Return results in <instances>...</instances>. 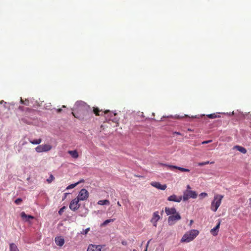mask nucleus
I'll return each instance as SVG.
<instances>
[{"label": "nucleus", "mask_w": 251, "mask_h": 251, "mask_svg": "<svg viewBox=\"0 0 251 251\" xmlns=\"http://www.w3.org/2000/svg\"><path fill=\"white\" fill-rule=\"evenodd\" d=\"M72 114L75 118L82 120H87L92 115L90 106L82 101L75 102L74 111Z\"/></svg>", "instance_id": "obj_1"}, {"label": "nucleus", "mask_w": 251, "mask_h": 251, "mask_svg": "<svg viewBox=\"0 0 251 251\" xmlns=\"http://www.w3.org/2000/svg\"><path fill=\"white\" fill-rule=\"evenodd\" d=\"M199 234V231L197 229H191L182 236L181 242L189 243L193 241Z\"/></svg>", "instance_id": "obj_2"}, {"label": "nucleus", "mask_w": 251, "mask_h": 251, "mask_svg": "<svg viewBox=\"0 0 251 251\" xmlns=\"http://www.w3.org/2000/svg\"><path fill=\"white\" fill-rule=\"evenodd\" d=\"M224 196L220 194L215 195L213 200L211 202L210 209L212 211L216 212L220 206Z\"/></svg>", "instance_id": "obj_3"}, {"label": "nucleus", "mask_w": 251, "mask_h": 251, "mask_svg": "<svg viewBox=\"0 0 251 251\" xmlns=\"http://www.w3.org/2000/svg\"><path fill=\"white\" fill-rule=\"evenodd\" d=\"M104 114L106 115V118H107L110 121H112L114 123H118L119 119L117 117L116 113H113L109 110H104Z\"/></svg>", "instance_id": "obj_4"}, {"label": "nucleus", "mask_w": 251, "mask_h": 251, "mask_svg": "<svg viewBox=\"0 0 251 251\" xmlns=\"http://www.w3.org/2000/svg\"><path fill=\"white\" fill-rule=\"evenodd\" d=\"M197 197V193L196 191L186 190L183 193V200L184 201H186L190 198L196 199Z\"/></svg>", "instance_id": "obj_5"}, {"label": "nucleus", "mask_w": 251, "mask_h": 251, "mask_svg": "<svg viewBox=\"0 0 251 251\" xmlns=\"http://www.w3.org/2000/svg\"><path fill=\"white\" fill-rule=\"evenodd\" d=\"M181 218L180 214L178 213L175 215H171L168 217V223L169 225H173L176 223V222L180 220Z\"/></svg>", "instance_id": "obj_6"}, {"label": "nucleus", "mask_w": 251, "mask_h": 251, "mask_svg": "<svg viewBox=\"0 0 251 251\" xmlns=\"http://www.w3.org/2000/svg\"><path fill=\"white\" fill-rule=\"evenodd\" d=\"M88 197L89 193L88 191L86 189L83 188L80 191L76 198L78 199L79 201H85L88 199Z\"/></svg>", "instance_id": "obj_7"}, {"label": "nucleus", "mask_w": 251, "mask_h": 251, "mask_svg": "<svg viewBox=\"0 0 251 251\" xmlns=\"http://www.w3.org/2000/svg\"><path fill=\"white\" fill-rule=\"evenodd\" d=\"M80 201L76 198L73 200L69 205V208L73 211H75L77 210L80 207L79 201Z\"/></svg>", "instance_id": "obj_8"}, {"label": "nucleus", "mask_w": 251, "mask_h": 251, "mask_svg": "<svg viewBox=\"0 0 251 251\" xmlns=\"http://www.w3.org/2000/svg\"><path fill=\"white\" fill-rule=\"evenodd\" d=\"M160 219V217L159 215V213L157 211L154 212L153 214L151 220L155 227L157 226V222Z\"/></svg>", "instance_id": "obj_9"}, {"label": "nucleus", "mask_w": 251, "mask_h": 251, "mask_svg": "<svg viewBox=\"0 0 251 251\" xmlns=\"http://www.w3.org/2000/svg\"><path fill=\"white\" fill-rule=\"evenodd\" d=\"M102 245L90 244L88 246L87 251H101Z\"/></svg>", "instance_id": "obj_10"}, {"label": "nucleus", "mask_w": 251, "mask_h": 251, "mask_svg": "<svg viewBox=\"0 0 251 251\" xmlns=\"http://www.w3.org/2000/svg\"><path fill=\"white\" fill-rule=\"evenodd\" d=\"M151 185L153 187L162 190H164L167 188L166 184L161 185L159 182L156 181H152L151 183Z\"/></svg>", "instance_id": "obj_11"}, {"label": "nucleus", "mask_w": 251, "mask_h": 251, "mask_svg": "<svg viewBox=\"0 0 251 251\" xmlns=\"http://www.w3.org/2000/svg\"><path fill=\"white\" fill-rule=\"evenodd\" d=\"M182 198L181 196H177L176 195H172L169 196L167 200L170 201H175L179 202L181 201Z\"/></svg>", "instance_id": "obj_12"}, {"label": "nucleus", "mask_w": 251, "mask_h": 251, "mask_svg": "<svg viewBox=\"0 0 251 251\" xmlns=\"http://www.w3.org/2000/svg\"><path fill=\"white\" fill-rule=\"evenodd\" d=\"M165 211L167 215H173L177 213L176 209L174 207H165Z\"/></svg>", "instance_id": "obj_13"}, {"label": "nucleus", "mask_w": 251, "mask_h": 251, "mask_svg": "<svg viewBox=\"0 0 251 251\" xmlns=\"http://www.w3.org/2000/svg\"><path fill=\"white\" fill-rule=\"evenodd\" d=\"M164 165L167 166L168 168H169L171 169H178V170H179L181 172H190L189 169L183 168H182L180 167H177V166H174V165H167L166 164H164Z\"/></svg>", "instance_id": "obj_14"}, {"label": "nucleus", "mask_w": 251, "mask_h": 251, "mask_svg": "<svg viewBox=\"0 0 251 251\" xmlns=\"http://www.w3.org/2000/svg\"><path fill=\"white\" fill-rule=\"evenodd\" d=\"M21 216L22 219L25 222L29 221L30 219H33L34 218L31 215H26L25 212H22Z\"/></svg>", "instance_id": "obj_15"}, {"label": "nucleus", "mask_w": 251, "mask_h": 251, "mask_svg": "<svg viewBox=\"0 0 251 251\" xmlns=\"http://www.w3.org/2000/svg\"><path fill=\"white\" fill-rule=\"evenodd\" d=\"M220 224H221V222L219 221L218 223H217L216 226L215 227H214L213 228L211 229L210 232L213 235L216 236L218 234L217 230L219 229V228L220 227Z\"/></svg>", "instance_id": "obj_16"}, {"label": "nucleus", "mask_w": 251, "mask_h": 251, "mask_svg": "<svg viewBox=\"0 0 251 251\" xmlns=\"http://www.w3.org/2000/svg\"><path fill=\"white\" fill-rule=\"evenodd\" d=\"M55 242L57 246L61 247L64 244V240L61 237H57L55 238Z\"/></svg>", "instance_id": "obj_17"}, {"label": "nucleus", "mask_w": 251, "mask_h": 251, "mask_svg": "<svg viewBox=\"0 0 251 251\" xmlns=\"http://www.w3.org/2000/svg\"><path fill=\"white\" fill-rule=\"evenodd\" d=\"M68 153L71 155V156L75 158L76 159L78 157L79 155L77 151L76 150H74V151H68Z\"/></svg>", "instance_id": "obj_18"}, {"label": "nucleus", "mask_w": 251, "mask_h": 251, "mask_svg": "<svg viewBox=\"0 0 251 251\" xmlns=\"http://www.w3.org/2000/svg\"><path fill=\"white\" fill-rule=\"evenodd\" d=\"M93 113L96 115V116H100L102 115V114L103 113L104 111H102V110H100L98 107H93Z\"/></svg>", "instance_id": "obj_19"}, {"label": "nucleus", "mask_w": 251, "mask_h": 251, "mask_svg": "<svg viewBox=\"0 0 251 251\" xmlns=\"http://www.w3.org/2000/svg\"><path fill=\"white\" fill-rule=\"evenodd\" d=\"M41 146L42 147L44 152L48 151H50L52 148L51 146L49 144H42L41 145Z\"/></svg>", "instance_id": "obj_20"}, {"label": "nucleus", "mask_w": 251, "mask_h": 251, "mask_svg": "<svg viewBox=\"0 0 251 251\" xmlns=\"http://www.w3.org/2000/svg\"><path fill=\"white\" fill-rule=\"evenodd\" d=\"M98 204L99 205H109L110 202L107 200H100L98 202Z\"/></svg>", "instance_id": "obj_21"}, {"label": "nucleus", "mask_w": 251, "mask_h": 251, "mask_svg": "<svg viewBox=\"0 0 251 251\" xmlns=\"http://www.w3.org/2000/svg\"><path fill=\"white\" fill-rule=\"evenodd\" d=\"M10 251H19L17 246L14 243H11L9 245Z\"/></svg>", "instance_id": "obj_22"}, {"label": "nucleus", "mask_w": 251, "mask_h": 251, "mask_svg": "<svg viewBox=\"0 0 251 251\" xmlns=\"http://www.w3.org/2000/svg\"><path fill=\"white\" fill-rule=\"evenodd\" d=\"M29 141L32 144L38 145V144H40L41 143L42 139L41 138H39L38 139L33 140H29Z\"/></svg>", "instance_id": "obj_23"}, {"label": "nucleus", "mask_w": 251, "mask_h": 251, "mask_svg": "<svg viewBox=\"0 0 251 251\" xmlns=\"http://www.w3.org/2000/svg\"><path fill=\"white\" fill-rule=\"evenodd\" d=\"M235 148L238 150V151H240L241 152H242L243 153H246L247 152L246 149L244 147L239 146H236L235 147Z\"/></svg>", "instance_id": "obj_24"}, {"label": "nucleus", "mask_w": 251, "mask_h": 251, "mask_svg": "<svg viewBox=\"0 0 251 251\" xmlns=\"http://www.w3.org/2000/svg\"><path fill=\"white\" fill-rule=\"evenodd\" d=\"M207 117H208L210 119H214L216 118L220 117L219 115H217V114L213 113L211 114H208L207 115Z\"/></svg>", "instance_id": "obj_25"}, {"label": "nucleus", "mask_w": 251, "mask_h": 251, "mask_svg": "<svg viewBox=\"0 0 251 251\" xmlns=\"http://www.w3.org/2000/svg\"><path fill=\"white\" fill-rule=\"evenodd\" d=\"M35 151L37 152H44V151H43V149H42V147L41 146V145H39L38 146H37L36 148H35Z\"/></svg>", "instance_id": "obj_26"}, {"label": "nucleus", "mask_w": 251, "mask_h": 251, "mask_svg": "<svg viewBox=\"0 0 251 251\" xmlns=\"http://www.w3.org/2000/svg\"><path fill=\"white\" fill-rule=\"evenodd\" d=\"M21 103L25 105L28 106L29 105V100H28L25 99V100H23L22 98L21 99Z\"/></svg>", "instance_id": "obj_27"}, {"label": "nucleus", "mask_w": 251, "mask_h": 251, "mask_svg": "<svg viewBox=\"0 0 251 251\" xmlns=\"http://www.w3.org/2000/svg\"><path fill=\"white\" fill-rule=\"evenodd\" d=\"M213 163H214L213 162H210L209 161H205V162H203L199 163L198 165L200 166H203V165H207L208 164H213Z\"/></svg>", "instance_id": "obj_28"}, {"label": "nucleus", "mask_w": 251, "mask_h": 251, "mask_svg": "<svg viewBox=\"0 0 251 251\" xmlns=\"http://www.w3.org/2000/svg\"><path fill=\"white\" fill-rule=\"evenodd\" d=\"M111 222H113V219H111L106 220L101 225V226H106L107 224H108V223H109Z\"/></svg>", "instance_id": "obj_29"}, {"label": "nucleus", "mask_w": 251, "mask_h": 251, "mask_svg": "<svg viewBox=\"0 0 251 251\" xmlns=\"http://www.w3.org/2000/svg\"><path fill=\"white\" fill-rule=\"evenodd\" d=\"M78 184H79V182H76V183H74V184H71V185H69V186L66 188V189H73V188H74V187H75L76 185H77Z\"/></svg>", "instance_id": "obj_30"}, {"label": "nucleus", "mask_w": 251, "mask_h": 251, "mask_svg": "<svg viewBox=\"0 0 251 251\" xmlns=\"http://www.w3.org/2000/svg\"><path fill=\"white\" fill-rule=\"evenodd\" d=\"M90 228L88 227L86 229H85V230H83L82 231H81L80 234H83V235H86L88 233V232L90 231Z\"/></svg>", "instance_id": "obj_31"}, {"label": "nucleus", "mask_w": 251, "mask_h": 251, "mask_svg": "<svg viewBox=\"0 0 251 251\" xmlns=\"http://www.w3.org/2000/svg\"><path fill=\"white\" fill-rule=\"evenodd\" d=\"M65 209H66V207L65 206H63L62 208H61L59 209V210L58 211V214L60 215H61Z\"/></svg>", "instance_id": "obj_32"}, {"label": "nucleus", "mask_w": 251, "mask_h": 251, "mask_svg": "<svg viewBox=\"0 0 251 251\" xmlns=\"http://www.w3.org/2000/svg\"><path fill=\"white\" fill-rule=\"evenodd\" d=\"M54 179V176L52 175H50L49 178H48L47 179V181L49 183H50Z\"/></svg>", "instance_id": "obj_33"}, {"label": "nucleus", "mask_w": 251, "mask_h": 251, "mask_svg": "<svg viewBox=\"0 0 251 251\" xmlns=\"http://www.w3.org/2000/svg\"><path fill=\"white\" fill-rule=\"evenodd\" d=\"M22 201V200L21 199V198H18V199H17L15 201V203L16 204H20L21 202Z\"/></svg>", "instance_id": "obj_34"}, {"label": "nucleus", "mask_w": 251, "mask_h": 251, "mask_svg": "<svg viewBox=\"0 0 251 251\" xmlns=\"http://www.w3.org/2000/svg\"><path fill=\"white\" fill-rule=\"evenodd\" d=\"M200 196L201 198H204L207 196V194L206 193L203 192L200 194Z\"/></svg>", "instance_id": "obj_35"}, {"label": "nucleus", "mask_w": 251, "mask_h": 251, "mask_svg": "<svg viewBox=\"0 0 251 251\" xmlns=\"http://www.w3.org/2000/svg\"><path fill=\"white\" fill-rule=\"evenodd\" d=\"M212 142V140H207V141H203L201 144H208V143H210Z\"/></svg>", "instance_id": "obj_36"}, {"label": "nucleus", "mask_w": 251, "mask_h": 251, "mask_svg": "<svg viewBox=\"0 0 251 251\" xmlns=\"http://www.w3.org/2000/svg\"><path fill=\"white\" fill-rule=\"evenodd\" d=\"M173 134H176V135H182L181 133H180L179 132H176V131L174 132H173Z\"/></svg>", "instance_id": "obj_37"}, {"label": "nucleus", "mask_w": 251, "mask_h": 251, "mask_svg": "<svg viewBox=\"0 0 251 251\" xmlns=\"http://www.w3.org/2000/svg\"><path fill=\"white\" fill-rule=\"evenodd\" d=\"M69 194V193H64V198H63V200H64L66 198V197H67V195H68Z\"/></svg>", "instance_id": "obj_38"}, {"label": "nucleus", "mask_w": 251, "mask_h": 251, "mask_svg": "<svg viewBox=\"0 0 251 251\" xmlns=\"http://www.w3.org/2000/svg\"><path fill=\"white\" fill-rule=\"evenodd\" d=\"M19 109L20 110H21V111H24V110H25L24 107L23 106H20L19 107Z\"/></svg>", "instance_id": "obj_39"}, {"label": "nucleus", "mask_w": 251, "mask_h": 251, "mask_svg": "<svg viewBox=\"0 0 251 251\" xmlns=\"http://www.w3.org/2000/svg\"><path fill=\"white\" fill-rule=\"evenodd\" d=\"M25 109L26 111H28V112H31L32 110V109H30L29 108H25Z\"/></svg>", "instance_id": "obj_40"}, {"label": "nucleus", "mask_w": 251, "mask_h": 251, "mask_svg": "<svg viewBox=\"0 0 251 251\" xmlns=\"http://www.w3.org/2000/svg\"><path fill=\"white\" fill-rule=\"evenodd\" d=\"M62 109L61 108H59V109H57V113H60L61 111H62Z\"/></svg>", "instance_id": "obj_41"}, {"label": "nucleus", "mask_w": 251, "mask_h": 251, "mask_svg": "<svg viewBox=\"0 0 251 251\" xmlns=\"http://www.w3.org/2000/svg\"><path fill=\"white\" fill-rule=\"evenodd\" d=\"M191 186H190L189 185H188L187 186V190H191Z\"/></svg>", "instance_id": "obj_42"}, {"label": "nucleus", "mask_w": 251, "mask_h": 251, "mask_svg": "<svg viewBox=\"0 0 251 251\" xmlns=\"http://www.w3.org/2000/svg\"><path fill=\"white\" fill-rule=\"evenodd\" d=\"M150 241H149L148 242V243H147V247H146V249L145 251H147V248H148V246L149 244V243H150Z\"/></svg>", "instance_id": "obj_43"}, {"label": "nucleus", "mask_w": 251, "mask_h": 251, "mask_svg": "<svg viewBox=\"0 0 251 251\" xmlns=\"http://www.w3.org/2000/svg\"><path fill=\"white\" fill-rule=\"evenodd\" d=\"M83 182H84V180L83 179H81L80 181H79L78 182H79V184L80 183Z\"/></svg>", "instance_id": "obj_44"}, {"label": "nucleus", "mask_w": 251, "mask_h": 251, "mask_svg": "<svg viewBox=\"0 0 251 251\" xmlns=\"http://www.w3.org/2000/svg\"><path fill=\"white\" fill-rule=\"evenodd\" d=\"M193 220H191L190 224L191 225L193 223Z\"/></svg>", "instance_id": "obj_45"}, {"label": "nucleus", "mask_w": 251, "mask_h": 251, "mask_svg": "<svg viewBox=\"0 0 251 251\" xmlns=\"http://www.w3.org/2000/svg\"><path fill=\"white\" fill-rule=\"evenodd\" d=\"M117 204L119 205V206H121V204L120 203V202L119 201H118L117 202Z\"/></svg>", "instance_id": "obj_46"}, {"label": "nucleus", "mask_w": 251, "mask_h": 251, "mask_svg": "<svg viewBox=\"0 0 251 251\" xmlns=\"http://www.w3.org/2000/svg\"><path fill=\"white\" fill-rule=\"evenodd\" d=\"M188 131H192V130L191 129H189V128L188 129Z\"/></svg>", "instance_id": "obj_47"}, {"label": "nucleus", "mask_w": 251, "mask_h": 251, "mask_svg": "<svg viewBox=\"0 0 251 251\" xmlns=\"http://www.w3.org/2000/svg\"><path fill=\"white\" fill-rule=\"evenodd\" d=\"M62 107H63V108H65V107H66V106H65V105H63V106H62Z\"/></svg>", "instance_id": "obj_48"}, {"label": "nucleus", "mask_w": 251, "mask_h": 251, "mask_svg": "<svg viewBox=\"0 0 251 251\" xmlns=\"http://www.w3.org/2000/svg\"><path fill=\"white\" fill-rule=\"evenodd\" d=\"M133 251H136V250H133Z\"/></svg>", "instance_id": "obj_49"}]
</instances>
